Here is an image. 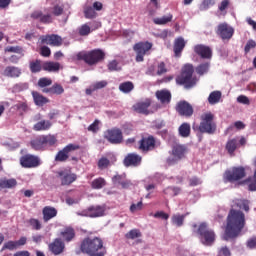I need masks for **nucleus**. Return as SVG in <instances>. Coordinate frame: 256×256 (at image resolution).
Instances as JSON below:
<instances>
[{
	"label": "nucleus",
	"mask_w": 256,
	"mask_h": 256,
	"mask_svg": "<svg viewBox=\"0 0 256 256\" xmlns=\"http://www.w3.org/2000/svg\"><path fill=\"white\" fill-rule=\"evenodd\" d=\"M4 76L17 79V77H21V69L16 66H7L4 69Z\"/></svg>",
	"instance_id": "obj_29"
},
{
	"label": "nucleus",
	"mask_w": 256,
	"mask_h": 256,
	"mask_svg": "<svg viewBox=\"0 0 256 256\" xmlns=\"http://www.w3.org/2000/svg\"><path fill=\"white\" fill-rule=\"evenodd\" d=\"M42 69L49 73H57L61 69V64L59 62L46 61L42 64Z\"/></svg>",
	"instance_id": "obj_31"
},
{
	"label": "nucleus",
	"mask_w": 256,
	"mask_h": 256,
	"mask_svg": "<svg viewBox=\"0 0 256 256\" xmlns=\"http://www.w3.org/2000/svg\"><path fill=\"white\" fill-rule=\"evenodd\" d=\"M189 181V186L190 187H197V185H201V179L197 176H193L192 178L188 179Z\"/></svg>",
	"instance_id": "obj_61"
},
{
	"label": "nucleus",
	"mask_w": 256,
	"mask_h": 256,
	"mask_svg": "<svg viewBox=\"0 0 256 256\" xmlns=\"http://www.w3.org/2000/svg\"><path fill=\"white\" fill-rule=\"evenodd\" d=\"M97 165H98V169L103 171V169H107L108 167H110L111 161L107 157H101L98 160Z\"/></svg>",
	"instance_id": "obj_48"
},
{
	"label": "nucleus",
	"mask_w": 256,
	"mask_h": 256,
	"mask_svg": "<svg viewBox=\"0 0 256 256\" xmlns=\"http://www.w3.org/2000/svg\"><path fill=\"white\" fill-rule=\"evenodd\" d=\"M215 32L222 41H231V39H233V35H235V28L228 23L223 22L218 24Z\"/></svg>",
	"instance_id": "obj_8"
},
{
	"label": "nucleus",
	"mask_w": 256,
	"mask_h": 256,
	"mask_svg": "<svg viewBox=\"0 0 256 256\" xmlns=\"http://www.w3.org/2000/svg\"><path fill=\"white\" fill-rule=\"evenodd\" d=\"M78 33L81 37H87L91 33V27L88 24H83L79 29Z\"/></svg>",
	"instance_id": "obj_53"
},
{
	"label": "nucleus",
	"mask_w": 256,
	"mask_h": 256,
	"mask_svg": "<svg viewBox=\"0 0 256 256\" xmlns=\"http://www.w3.org/2000/svg\"><path fill=\"white\" fill-rule=\"evenodd\" d=\"M245 227V214L242 211L231 209L227 216V225L224 233V241L239 237Z\"/></svg>",
	"instance_id": "obj_1"
},
{
	"label": "nucleus",
	"mask_w": 256,
	"mask_h": 256,
	"mask_svg": "<svg viewBox=\"0 0 256 256\" xmlns=\"http://www.w3.org/2000/svg\"><path fill=\"white\" fill-rule=\"evenodd\" d=\"M40 55L42 57H51V48L48 46H42L40 48Z\"/></svg>",
	"instance_id": "obj_59"
},
{
	"label": "nucleus",
	"mask_w": 256,
	"mask_h": 256,
	"mask_svg": "<svg viewBox=\"0 0 256 256\" xmlns=\"http://www.w3.org/2000/svg\"><path fill=\"white\" fill-rule=\"evenodd\" d=\"M197 235L202 245L211 247V245L215 243V239H216L215 231L209 228V225H207V223L205 222H202L199 224L197 229Z\"/></svg>",
	"instance_id": "obj_5"
},
{
	"label": "nucleus",
	"mask_w": 256,
	"mask_h": 256,
	"mask_svg": "<svg viewBox=\"0 0 256 256\" xmlns=\"http://www.w3.org/2000/svg\"><path fill=\"white\" fill-rule=\"evenodd\" d=\"M166 193H169L170 195H172L173 197L179 195V193H181V188L179 187H169L166 189Z\"/></svg>",
	"instance_id": "obj_60"
},
{
	"label": "nucleus",
	"mask_w": 256,
	"mask_h": 256,
	"mask_svg": "<svg viewBox=\"0 0 256 256\" xmlns=\"http://www.w3.org/2000/svg\"><path fill=\"white\" fill-rule=\"evenodd\" d=\"M193 73H195V67L193 64H185L182 68L181 74L176 78V83L178 85H183L185 89H193L199 81L197 76H193Z\"/></svg>",
	"instance_id": "obj_2"
},
{
	"label": "nucleus",
	"mask_w": 256,
	"mask_h": 256,
	"mask_svg": "<svg viewBox=\"0 0 256 256\" xmlns=\"http://www.w3.org/2000/svg\"><path fill=\"white\" fill-rule=\"evenodd\" d=\"M152 101L149 98H146L145 100L139 101L136 104L132 106L133 111L136 113H140L141 115H149L151 111H149V107L152 105Z\"/></svg>",
	"instance_id": "obj_14"
},
{
	"label": "nucleus",
	"mask_w": 256,
	"mask_h": 256,
	"mask_svg": "<svg viewBox=\"0 0 256 256\" xmlns=\"http://www.w3.org/2000/svg\"><path fill=\"white\" fill-rule=\"evenodd\" d=\"M171 99H173V96L171 95V91L167 89L161 90V107L169 109V105H171Z\"/></svg>",
	"instance_id": "obj_27"
},
{
	"label": "nucleus",
	"mask_w": 256,
	"mask_h": 256,
	"mask_svg": "<svg viewBox=\"0 0 256 256\" xmlns=\"http://www.w3.org/2000/svg\"><path fill=\"white\" fill-rule=\"evenodd\" d=\"M225 149L230 157H235V152L239 149V139H229L226 142Z\"/></svg>",
	"instance_id": "obj_25"
},
{
	"label": "nucleus",
	"mask_w": 256,
	"mask_h": 256,
	"mask_svg": "<svg viewBox=\"0 0 256 256\" xmlns=\"http://www.w3.org/2000/svg\"><path fill=\"white\" fill-rule=\"evenodd\" d=\"M218 256H231V250L227 246L218 249Z\"/></svg>",
	"instance_id": "obj_62"
},
{
	"label": "nucleus",
	"mask_w": 256,
	"mask_h": 256,
	"mask_svg": "<svg viewBox=\"0 0 256 256\" xmlns=\"http://www.w3.org/2000/svg\"><path fill=\"white\" fill-rule=\"evenodd\" d=\"M141 235L142 234L139 229H132L128 233L125 234V238L135 240V239H139L141 237Z\"/></svg>",
	"instance_id": "obj_47"
},
{
	"label": "nucleus",
	"mask_w": 256,
	"mask_h": 256,
	"mask_svg": "<svg viewBox=\"0 0 256 256\" xmlns=\"http://www.w3.org/2000/svg\"><path fill=\"white\" fill-rule=\"evenodd\" d=\"M44 139L45 147H53L57 143V138L53 135L42 136Z\"/></svg>",
	"instance_id": "obj_45"
},
{
	"label": "nucleus",
	"mask_w": 256,
	"mask_h": 256,
	"mask_svg": "<svg viewBox=\"0 0 256 256\" xmlns=\"http://www.w3.org/2000/svg\"><path fill=\"white\" fill-rule=\"evenodd\" d=\"M187 154V146L179 143L172 145V156L168 157L166 160L167 165H177L181 159H185Z\"/></svg>",
	"instance_id": "obj_7"
},
{
	"label": "nucleus",
	"mask_w": 256,
	"mask_h": 256,
	"mask_svg": "<svg viewBox=\"0 0 256 256\" xmlns=\"http://www.w3.org/2000/svg\"><path fill=\"white\" fill-rule=\"evenodd\" d=\"M48 249L53 255H61L65 251V242L61 238H56L48 245Z\"/></svg>",
	"instance_id": "obj_20"
},
{
	"label": "nucleus",
	"mask_w": 256,
	"mask_h": 256,
	"mask_svg": "<svg viewBox=\"0 0 256 256\" xmlns=\"http://www.w3.org/2000/svg\"><path fill=\"white\" fill-rule=\"evenodd\" d=\"M42 215L44 223H49L51 219L57 217V209L51 206H45L42 210Z\"/></svg>",
	"instance_id": "obj_26"
},
{
	"label": "nucleus",
	"mask_w": 256,
	"mask_h": 256,
	"mask_svg": "<svg viewBox=\"0 0 256 256\" xmlns=\"http://www.w3.org/2000/svg\"><path fill=\"white\" fill-rule=\"evenodd\" d=\"M176 111L181 115V117H192L193 116V106L187 101H180L176 105Z\"/></svg>",
	"instance_id": "obj_16"
},
{
	"label": "nucleus",
	"mask_w": 256,
	"mask_h": 256,
	"mask_svg": "<svg viewBox=\"0 0 256 256\" xmlns=\"http://www.w3.org/2000/svg\"><path fill=\"white\" fill-rule=\"evenodd\" d=\"M236 205H238V207L240 209H244L246 211V213H248V211H249V200L237 199L236 200Z\"/></svg>",
	"instance_id": "obj_52"
},
{
	"label": "nucleus",
	"mask_w": 256,
	"mask_h": 256,
	"mask_svg": "<svg viewBox=\"0 0 256 256\" xmlns=\"http://www.w3.org/2000/svg\"><path fill=\"white\" fill-rule=\"evenodd\" d=\"M58 179L61 181V185H71L77 181V174L71 173L69 170H60L56 172Z\"/></svg>",
	"instance_id": "obj_13"
},
{
	"label": "nucleus",
	"mask_w": 256,
	"mask_h": 256,
	"mask_svg": "<svg viewBox=\"0 0 256 256\" xmlns=\"http://www.w3.org/2000/svg\"><path fill=\"white\" fill-rule=\"evenodd\" d=\"M17 187V179L0 178V191L3 189H15Z\"/></svg>",
	"instance_id": "obj_28"
},
{
	"label": "nucleus",
	"mask_w": 256,
	"mask_h": 256,
	"mask_svg": "<svg viewBox=\"0 0 256 256\" xmlns=\"http://www.w3.org/2000/svg\"><path fill=\"white\" fill-rule=\"evenodd\" d=\"M2 249H8V251H15V249H19V246H17V241L10 240L4 243Z\"/></svg>",
	"instance_id": "obj_51"
},
{
	"label": "nucleus",
	"mask_w": 256,
	"mask_h": 256,
	"mask_svg": "<svg viewBox=\"0 0 256 256\" xmlns=\"http://www.w3.org/2000/svg\"><path fill=\"white\" fill-rule=\"evenodd\" d=\"M29 69L31 73H40V71L43 69V65H41V60L36 59L34 61H31L29 63Z\"/></svg>",
	"instance_id": "obj_38"
},
{
	"label": "nucleus",
	"mask_w": 256,
	"mask_h": 256,
	"mask_svg": "<svg viewBox=\"0 0 256 256\" xmlns=\"http://www.w3.org/2000/svg\"><path fill=\"white\" fill-rule=\"evenodd\" d=\"M221 101V91H213L208 97V102L210 105H217Z\"/></svg>",
	"instance_id": "obj_40"
},
{
	"label": "nucleus",
	"mask_w": 256,
	"mask_h": 256,
	"mask_svg": "<svg viewBox=\"0 0 256 256\" xmlns=\"http://www.w3.org/2000/svg\"><path fill=\"white\" fill-rule=\"evenodd\" d=\"M185 221V215L175 214L172 216V223L176 225V227H183V223Z\"/></svg>",
	"instance_id": "obj_46"
},
{
	"label": "nucleus",
	"mask_w": 256,
	"mask_h": 256,
	"mask_svg": "<svg viewBox=\"0 0 256 256\" xmlns=\"http://www.w3.org/2000/svg\"><path fill=\"white\" fill-rule=\"evenodd\" d=\"M114 185H121L122 189H129L131 187V180L127 179V174H116L112 177Z\"/></svg>",
	"instance_id": "obj_21"
},
{
	"label": "nucleus",
	"mask_w": 256,
	"mask_h": 256,
	"mask_svg": "<svg viewBox=\"0 0 256 256\" xmlns=\"http://www.w3.org/2000/svg\"><path fill=\"white\" fill-rule=\"evenodd\" d=\"M187 45V42H185L184 37H178L174 40V45H173V52L174 56L179 58L181 57L183 53V49H185V46Z\"/></svg>",
	"instance_id": "obj_23"
},
{
	"label": "nucleus",
	"mask_w": 256,
	"mask_h": 256,
	"mask_svg": "<svg viewBox=\"0 0 256 256\" xmlns=\"http://www.w3.org/2000/svg\"><path fill=\"white\" fill-rule=\"evenodd\" d=\"M155 147V138L153 136L144 137L139 141L140 151H151Z\"/></svg>",
	"instance_id": "obj_22"
},
{
	"label": "nucleus",
	"mask_w": 256,
	"mask_h": 256,
	"mask_svg": "<svg viewBox=\"0 0 256 256\" xmlns=\"http://www.w3.org/2000/svg\"><path fill=\"white\" fill-rule=\"evenodd\" d=\"M52 123L49 120H42L33 126L34 131H49L52 127Z\"/></svg>",
	"instance_id": "obj_35"
},
{
	"label": "nucleus",
	"mask_w": 256,
	"mask_h": 256,
	"mask_svg": "<svg viewBox=\"0 0 256 256\" xmlns=\"http://www.w3.org/2000/svg\"><path fill=\"white\" fill-rule=\"evenodd\" d=\"M32 97L34 99L35 105H37L38 107H43V105H47V103H49V98L41 95L37 91L32 92Z\"/></svg>",
	"instance_id": "obj_33"
},
{
	"label": "nucleus",
	"mask_w": 256,
	"mask_h": 256,
	"mask_svg": "<svg viewBox=\"0 0 256 256\" xmlns=\"http://www.w3.org/2000/svg\"><path fill=\"white\" fill-rule=\"evenodd\" d=\"M20 165L25 169H34L41 165V160L35 155L26 154L20 158Z\"/></svg>",
	"instance_id": "obj_12"
},
{
	"label": "nucleus",
	"mask_w": 256,
	"mask_h": 256,
	"mask_svg": "<svg viewBox=\"0 0 256 256\" xmlns=\"http://www.w3.org/2000/svg\"><path fill=\"white\" fill-rule=\"evenodd\" d=\"M101 121L99 120H95L92 124H90L87 128V130L90 133H98L99 132V125H100Z\"/></svg>",
	"instance_id": "obj_55"
},
{
	"label": "nucleus",
	"mask_w": 256,
	"mask_h": 256,
	"mask_svg": "<svg viewBox=\"0 0 256 256\" xmlns=\"http://www.w3.org/2000/svg\"><path fill=\"white\" fill-rule=\"evenodd\" d=\"M199 133L215 134L217 131V123H215V115L211 112L203 113L200 116V124L198 126Z\"/></svg>",
	"instance_id": "obj_4"
},
{
	"label": "nucleus",
	"mask_w": 256,
	"mask_h": 256,
	"mask_svg": "<svg viewBox=\"0 0 256 256\" xmlns=\"http://www.w3.org/2000/svg\"><path fill=\"white\" fill-rule=\"evenodd\" d=\"M5 53H17V55H20L21 57L25 56V53H23V47L21 46H7L5 48Z\"/></svg>",
	"instance_id": "obj_42"
},
{
	"label": "nucleus",
	"mask_w": 256,
	"mask_h": 256,
	"mask_svg": "<svg viewBox=\"0 0 256 256\" xmlns=\"http://www.w3.org/2000/svg\"><path fill=\"white\" fill-rule=\"evenodd\" d=\"M178 133L180 137L187 139L191 135V124L187 122L182 123L178 128Z\"/></svg>",
	"instance_id": "obj_34"
},
{
	"label": "nucleus",
	"mask_w": 256,
	"mask_h": 256,
	"mask_svg": "<svg viewBox=\"0 0 256 256\" xmlns=\"http://www.w3.org/2000/svg\"><path fill=\"white\" fill-rule=\"evenodd\" d=\"M107 67H108V71L110 72L121 71V67H119V62H117V60L110 61Z\"/></svg>",
	"instance_id": "obj_56"
},
{
	"label": "nucleus",
	"mask_w": 256,
	"mask_h": 256,
	"mask_svg": "<svg viewBox=\"0 0 256 256\" xmlns=\"http://www.w3.org/2000/svg\"><path fill=\"white\" fill-rule=\"evenodd\" d=\"M28 223L34 231H41L43 227V225L41 224V221H39V219H36V218L29 219Z\"/></svg>",
	"instance_id": "obj_49"
},
{
	"label": "nucleus",
	"mask_w": 256,
	"mask_h": 256,
	"mask_svg": "<svg viewBox=\"0 0 256 256\" xmlns=\"http://www.w3.org/2000/svg\"><path fill=\"white\" fill-rule=\"evenodd\" d=\"M79 149H81L79 144L70 143L57 152L55 161L58 163H65V161L69 159V154L73 153V151H79Z\"/></svg>",
	"instance_id": "obj_10"
},
{
	"label": "nucleus",
	"mask_w": 256,
	"mask_h": 256,
	"mask_svg": "<svg viewBox=\"0 0 256 256\" xmlns=\"http://www.w3.org/2000/svg\"><path fill=\"white\" fill-rule=\"evenodd\" d=\"M30 145L34 151H45V140L43 139V136H39L36 139L32 140L30 142Z\"/></svg>",
	"instance_id": "obj_32"
},
{
	"label": "nucleus",
	"mask_w": 256,
	"mask_h": 256,
	"mask_svg": "<svg viewBox=\"0 0 256 256\" xmlns=\"http://www.w3.org/2000/svg\"><path fill=\"white\" fill-rule=\"evenodd\" d=\"M30 17L34 21H39V23H42L43 25H50V23H53V15L43 14V11L41 10L32 12Z\"/></svg>",
	"instance_id": "obj_15"
},
{
	"label": "nucleus",
	"mask_w": 256,
	"mask_h": 256,
	"mask_svg": "<svg viewBox=\"0 0 256 256\" xmlns=\"http://www.w3.org/2000/svg\"><path fill=\"white\" fill-rule=\"evenodd\" d=\"M105 185H107V181L103 177L96 178L91 182L92 189H103Z\"/></svg>",
	"instance_id": "obj_41"
},
{
	"label": "nucleus",
	"mask_w": 256,
	"mask_h": 256,
	"mask_svg": "<svg viewBox=\"0 0 256 256\" xmlns=\"http://www.w3.org/2000/svg\"><path fill=\"white\" fill-rule=\"evenodd\" d=\"M84 16L86 19H95L97 18V12L92 6L84 7Z\"/></svg>",
	"instance_id": "obj_43"
},
{
	"label": "nucleus",
	"mask_w": 256,
	"mask_h": 256,
	"mask_svg": "<svg viewBox=\"0 0 256 256\" xmlns=\"http://www.w3.org/2000/svg\"><path fill=\"white\" fill-rule=\"evenodd\" d=\"M135 89V85L131 81L123 82L119 85V91L122 93H131Z\"/></svg>",
	"instance_id": "obj_39"
},
{
	"label": "nucleus",
	"mask_w": 256,
	"mask_h": 256,
	"mask_svg": "<svg viewBox=\"0 0 256 256\" xmlns=\"http://www.w3.org/2000/svg\"><path fill=\"white\" fill-rule=\"evenodd\" d=\"M248 249H256V236L250 238L246 242Z\"/></svg>",
	"instance_id": "obj_64"
},
{
	"label": "nucleus",
	"mask_w": 256,
	"mask_h": 256,
	"mask_svg": "<svg viewBox=\"0 0 256 256\" xmlns=\"http://www.w3.org/2000/svg\"><path fill=\"white\" fill-rule=\"evenodd\" d=\"M65 11V5L63 4H56L52 8V15L55 17H61Z\"/></svg>",
	"instance_id": "obj_44"
},
{
	"label": "nucleus",
	"mask_w": 256,
	"mask_h": 256,
	"mask_svg": "<svg viewBox=\"0 0 256 256\" xmlns=\"http://www.w3.org/2000/svg\"><path fill=\"white\" fill-rule=\"evenodd\" d=\"M194 52L196 55L201 57V59H212L213 58V50L211 47L203 45V44H197L194 46Z\"/></svg>",
	"instance_id": "obj_17"
},
{
	"label": "nucleus",
	"mask_w": 256,
	"mask_h": 256,
	"mask_svg": "<svg viewBox=\"0 0 256 256\" xmlns=\"http://www.w3.org/2000/svg\"><path fill=\"white\" fill-rule=\"evenodd\" d=\"M41 43L51 45L52 47H61L63 45V39L56 34L46 35L41 37Z\"/></svg>",
	"instance_id": "obj_19"
},
{
	"label": "nucleus",
	"mask_w": 256,
	"mask_h": 256,
	"mask_svg": "<svg viewBox=\"0 0 256 256\" xmlns=\"http://www.w3.org/2000/svg\"><path fill=\"white\" fill-rule=\"evenodd\" d=\"M105 211V205L90 206L85 215H88V217H103Z\"/></svg>",
	"instance_id": "obj_24"
},
{
	"label": "nucleus",
	"mask_w": 256,
	"mask_h": 256,
	"mask_svg": "<svg viewBox=\"0 0 256 256\" xmlns=\"http://www.w3.org/2000/svg\"><path fill=\"white\" fill-rule=\"evenodd\" d=\"M76 57L78 61H84L86 65L91 67L93 65H97L98 63H102V61H105V52L101 49L82 51L79 52Z\"/></svg>",
	"instance_id": "obj_3"
},
{
	"label": "nucleus",
	"mask_w": 256,
	"mask_h": 256,
	"mask_svg": "<svg viewBox=\"0 0 256 256\" xmlns=\"http://www.w3.org/2000/svg\"><path fill=\"white\" fill-rule=\"evenodd\" d=\"M42 93H48L49 95H63V93H65V89L61 84L55 83L49 88L42 89Z\"/></svg>",
	"instance_id": "obj_30"
},
{
	"label": "nucleus",
	"mask_w": 256,
	"mask_h": 256,
	"mask_svg": "<svg viewBox=\"0 0 256 256\" xmlns=\"http://www.w3.org/2000/svg\"><path fill=\"white\" fill-rule=\"evenodd\" d=\"M255 47H256V42L254 40H248L244 48L245 54L247 55V53H249L251 49H255Z\"/></svg>",
	"instance_id": "obj_58"
},
{
	"label": "nucleus",
	"mask_w": 256,
	"mask_h": 256,
	"mask_svg": "<svg viewBox=\"0 0 256 256\" xmlns=\"http://www.w3.org/2000/svg\"><path fill=\"white\" fill-rule=\"evenodd\" d=\"M143 158L137 153H129L123 160L125 167H139Z\"/></svg>",
	"instance_id": "obj_18"
},
{
	"label": "nucleus",
	"mask_w": 256,
	"mask_h": 256,
	"mask_svg": "<svg viewBox=\"0 0 256 256\" xmlns=\"http://www.w3.org/2000/svg\"><path fill=\"white\" fill-rule=\"evenodd\" d=\"M247 176V172L245 171V167L237 166L227 169L223 176V183H237L241 181V179H245Z\"/></svg>",
	"instance_id": "obj_6"
},
{
	"label": "nucleus",
	"mask_w": 256,
	"mask_h": 256,
	"mask_svg": "<svg viewBox=\"0 0 256 256\" xmlns=\"http://www.w3.org/2000/svg\"><path fill=\"white\" fill-rule=\"evenodd\" d=\"M248 183V191H256V174L252 178L245 180Z\"/></svg>",
	"instance_id": "obj_54"
},
{
	"label": "nucleus",
	"mask_w": 256,
	"mask_h": 256,
	"mask_svg": "<svg viewBox=\"0 0 256 256\" xmlns=\"http://www.w3.org/2000/svg\"><path fill=\"white\" fill-rule=\"evenodd\" d=\"M237 102L241 103L242 105H251V101L249 100V97H247L245 95L238 96Z\"/></svg>",
	"instance_id": "obj_63"
},
{
	"label": "nucleus",
	"mask_w": 256,
	"mask_h": 256,
	"mask_svg": "<svg viewBox=\"0 0 256 256\" xmlns=\"http://www.w3.org/2000/svg\"><path fill=\"white\" fill-rule=\"evenodd\" d=\"M50 85H53V80L50 78L43 77L38 80V87H41L42 89H45V87H49Z\"/></svg>",
	"instance_id": "obj_50"
},
{
	"label": "nucleus",
	"mask_w": 256,
	"mask_h": 256,
	"mask_svg": "<svg viewBox=\"0 0 256 256\" xmlns=\"http://www.w3.org/2000/svg\"><path fill=\"white\" fill-rule=\"evenodd\" d=\"M153 44L151 42H138L133 46V50L136 53L137 63L144 61L145 55L151 51Z\"/></svg>",
	"instance_id": "obj_11"
},
{
	"label": "nucleus",
	"mask_w": 256,
	"mask_h": 256,
	"mask_svg": "<svg viewBox=\"0 0 256 256\" xmlns=\"http://www.w3.org/2000/svg\"><path fill=\"white\" fill-rule=\"evenodd\" d=\"M211 68V62H204L199 64L196 68L195 71L197 75L200 77H203V75H207L209 73V69Z\"/></svg>",
	"instance_id": "obj_37"
},
{
	"label": "nucleus",
	"mask_w": 256,
	"mask_h": 256,
	"mask_svg": "<svg viewBox=\"0 0 256 256\" xmlns=\"http://www.w3.org/2000/svg\"><path fill=\"white\" fill-rule=\"evenodd\" d=\"M104 139L111 145H121L123 143V131L119 128L108 129L104 132Z\"/></svg>",
	"instance_id": "obj_9"
},
{
	"label": "nucleus",
	"mask_w": 256,
	"mask_h": 256,
	"mask_svg": "<svg viewBox=\"0 0 256 256\" xmlns=\"http://www.w3.org/2000/svg\"><path fill=\"white\" fill-rule=\"evenodd\" d=\"M108 85V82L106 80L98 81L92 85L93 90L98 91V89H105V87Z\"/></svg>",
	"instance_id": "obj_57"
},
{
	"label": "nucleus",
	"mask_w": 256,
	"mask_h": 256,
	"mask_svg": "<svg viewBox=\"0 0 256 256\" xmlns=\"http://www.w3.org/2000/svg\"><path fill=\"white\" fill-rule=\"evenodd\" d=\"M60 235L66 243H69L72 239H75V229L67 227L60 233Z\"/></svg>",
	"instance_id": "obj_36"
}]
</instances>
